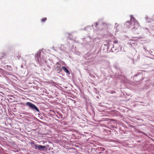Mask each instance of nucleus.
Here are the masks:
<instances>
[{"label":"nucleus","instance_id":"nucleus-1","mask_svg":"<svg viewBox=\"0 0 154 154\" xmlns=\"http://www.w3.org/2000/svg\"><path fill=\"white\" fill-rule=\"evenodd\" d=\"M26 105L29 106L32 109H35L36 111L39 112V111L38 108L34 104L29 102H27L26 103Z\"/></svg>","mask_w":154,"mask_h":154},{"label":"nucleus","instance_id":"nucleus-2","mask_svg":"<svg viewBox=\"0 0 154 154\" xmlns=\"http://www.w3.org/2000/svg\"><path fill=\"white\" fill-rule=\"evenodd\" d=\"M131 19L133 20L135 26L133 28H136V25L137 26H137H139V23L135 19V18L132 17V16H131Z\"/></svg>","mask_w":154,"mask_h":154},{"label":"nucleus","instance_id":"nucleus-3","mask_svg":"<svg viewBox=\"0 0 154 154\" xmlns=\"http://www.w3.org/2000/svg\"><path fill=\"white\" fill-rule=\"evenodd\" d=\"M62 70V67L61 68L60 66H57L55 68V70L58 73L60 72Z\"/></svg>","mask_w":154,"mask_h":154},{"label":"nucleus","instance_id":"nucleus-4","mask_svg":"<svg viewBox=\"0 0 154 154\" xmlns=\"http://www.w3.org/2000/svg\"><path fill=\"white\" fill-rule=\"evenodd\" d=\"M46 148L45 146H43L41 145H38L37 149L38 150H42Z\"/></svg>","mask_w":154,"mask_h":154},{"label":"nucleus","instance_id":"nucleus-5","mask_svg":"<svg viewBox=\"0 0 154 154\" xmlns=\"http://www.w3.org/2000/svg\"><path fill=\"white\" fill-rule=\"evenodd\" d=\"M31 146L32 148L35 149H37L38 145L35 144L34 143V142H32L31 143Z\"/></svg>","mask_w":154,"mask_h":154},{"label":"nucleus","instance_id":"nucleus-6","mask_svg":"<svg viewBox=\"0 0 154 154\" xmlns=\"http://www.w3.org/2000/svg\"><path fill=\"white\" fill-rule=\"evenodd\" d=\"M62 69L66 73L68 74H70L69 72L68 71V70L66 68V67L62 66Z\"/></svg>","mask_w":154,"mask_h":154},{"label":"nucleus","instance_id":"nucleus-7","mask_svg":"<svg viewBox=\"0 0 154 154\" xmlns=\"http://www.w3.org/2000/svg\"><path fill=\"white\" fill-rule=\"evenodd\" d=\"M14 56L15 57H17L18 59H19L20 57V55L19 52H15L14 53Z\"/></svg>","mask_w":154,"mask_h":154},{"label":"nucleus","instance_id":"nucleus-8","mask_svg":"<svg viewBox=\"0 0 154 154\" xmlns=\"http://www.w3.org/2000/svg\"><path fill=\"white\" fill-rule=\"evenodd\" d=\"M113 38L114 39L113 43L115 44H118V41L116 39V38L115 37H113Z\"/></svg>","mask_w":154,"mask_h":154},{"label":"nucleus","instance_id":"nucleus-9","mask_svg":"<svg viewBox=\"0 0 154 154\" xmlns=\"http://www.w3.org/2000/svg\"><path fill=\"white\" fill-rule=\"evenodd\" d=\"M47 20V18L46 17H44L41 19V20L42 22H45Z\"/></svg>","mask_w":154,"mask_h":154},{"label":"nucleus","instance_id":"nucleus-10","mask_svg":"<svg viewBox=\"0 0 154 154\" xmlns=\"http://www.w3.org/2000/svg\"><path fill=\"white\" fill-rule=\"evenodd\" d=\"M94 26H95V27H96L97 26V25H98V23H97L95 22L94 23Z\"/></svg>","mask_w":154,"mask_h":154},{"label":"nucleus","instance_id":"nucleus-11","mask_svg":"<svg viewBox=\"0 0 154 154\" xmlns=\"http://www.w3.org/2000/svg\"><path fill=\"white\" fill-rule=\"evenodd\" d=\"M126 23H128L129 24L130 23V22L129 21H127V22H126Z\"/></svg>","mask_w":154,"mask_h":154}]
</instances>
